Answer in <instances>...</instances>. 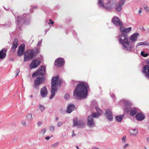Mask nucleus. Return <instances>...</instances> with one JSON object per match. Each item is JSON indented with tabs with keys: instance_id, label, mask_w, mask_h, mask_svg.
Segmentation results:
<instances>
[{
	"instance_id": "obj_1",
	"label": "nucleus",
	"mask_w": 149,
	"mask_h": 149,
	"mask_svg": "<svg viewBox=\"0 0 149 149\" xmlns=\"http://www.w3.org/2000/svg\"><path fill=\"white\" fill-rule=\"evenodd\" d=\"M89 87L88 84L84 81H81L76 86L73 92V96L77 98L84 99L87 97Z\"/></svg>"
},
{
	"instance_id": "obj_2",
	"label": "nucleus",
	"mask_w": 149,
	"mask_h": 149,
	"mask_svg": "<svg viewBox=\"0 0 149 149\" xmlns=\"http://www.w3.org/2000/svg\"><path fill=\"white\" fill-rule=\"evenodd\" d=\"M122 29V26L120 28V31L121 33L118 36L119 43L122 45L123 49L131 52L134 45L132 42L128 41L127 34Z\"/></svg>"
},
{
	"instance_id": "obj_3",
	"label": "nucleus",
	"mask_w": 149,
	"mask_h": 149,
	"mask_svg": "<svg viewBox=\"0 0 149 149\" xmlns=\"http://www.w3.org/2000/svg\"><path fill=\"white\" fill-rule=\"evenodd\" d=\"M15 17L17 24V29L21 31V26L23 24H28L30 21L31 18L30 15L29 14L24 13L22 16H16V13H13Z\"/></svg>"
},
{
	"instance_id": "obj_4",
	"label": "nucleus",
	"mask_w": 149,
	"mask_h": 149,
	"mask_svg": "<svg viewBox=\"0 0 149 149\" xmlns=\"http://www.w3.org/2000/svg\"><path fill=\"white\" fill-rule=\"evenodd\" d=\"M122 101L124 106V110L125 113H129L130 112V116H132L137 113V108L135 107L132 108V103L126 100H123Z\"/></svg>"
},
{
	"instance_id": "obj_5",
	"label": "nucleus",
	"mask_w": 149,
	"mask_h": 149,
	"mask_svg": "<svg viewBox=\"0 0 149 149\" xmlns=\"http://www.w3.org/2000/svg\"><path fill=\"white\" fill-rule=\"evenodd\" d=\"M40 52V49L37 47L33 49H28L24 53V61L26 62L31 60L36 56Z\"/></svg>"
},
{
	"instance_id": "obj_6",
	"label": "nucleus",
	"mask_w": 149,
	"mask_h": 149,
	"mask_svg": "<svg viewBox=\"0 0 149 149\" xmlns=\"http://www.w3.org/2000/svg\"><path fill=\"white\" fill-rule=\"evenodd\" d=\"M115 0H98V4L100 7L110 11L116 3Z\"/></svg>"
},
{
	"instance_id": "obj_7",
	"label": "nucleus",
	"mask_w": 149,
	"mask_h": 149,
	"mask_svg": "<svg viewBox=\"0 0 149 149\" xmlns=\"http://www.w3.org/2000/svg\"><path fill=\"white\" fill-rule=\"evenodd\" d=\"M59 76L58 74L52 78L51 80V94L49 97V99H52L55 95V92L57 91V84L58 83Z\"/></svg>"
},
{
	"instance_id": "obj_8",
	"label": "nucleus",
	"mask_w": 149,
	"mask_h": 149,
	"mask_svg": "<svg viewBox=\"0 0 149 149\" xmlns=\"http://www.w3.org/2000/svg\"><path fill=\"white\" fill-rule=\"evenodd\" d=\"M45 80V77H38L34 80V84L33 87L36 90H39V86L42 84Z\"/></svg>"
},
{
	"instance_id": "obj_9",
	"label": "nucleus",
	"mask_w": 149,
	"mask_h": 149,
	"mask_svg": "<svg viewBox=\"0 0 149 149\" xmlns=\"http://www.w3.org/2000/svg\"><path fill=\"white\" fill-rule=\"evenodd\" d=\"M45 67L42 65L39 68L38 70H36L33 73L32 77L34 78L39 75L44 76L45 74Z\"/></svg>"
},
{
	"instance_id": "obj_10",
	"label": "nucleus",
	"mask_w": 149,
	"mask_h": 149,
	"mask_svg": "<svg viewBox=\"0 0 149 149\" xmlns=\"http://www.w3.org/2000/svg\"><path fill=\"white\" fill-rule=\"evenodd\" d=\"M73 126L74 127L77 126L78 128H82L85 126V124L83 121L81 120H77V118H75L73 120Z\"/></svg>"
},
{
	"instance_id": "obj_11",
	"label": "nucleus",
	"mask_w": 149,
	"mask_h": 149,
	"mask_svg": "<svg viewBox=\"0 0 149 149\" xmlns=\"http://www.w3.org/2000/svg\"><path fill=\"white\" fill-rule=\"evenodd\" d=\"M41 62V59L38 58L36 59L33 60L30 64L29 67L31 69L36 68L39 65Z\"/></svg>"
},
{
	"instance_id": "obj_12",
	"label": "nucleus",
	"mask_w": 149,
	"mask_h": 149,
	"mask_svg": "<svg viewBox=\"0 0 149 149\" xmlns=\"http://www.w3.org/2000/svg\"><path fill=\"white\" fill-rule=\"evenodd\" d=\"M146 62L149 64V60H147ZM142 72L145 76L149 79V65H147L143 66L142 69Z\"/></svg>"
},
{
	"instance_id": "obj_13",
	"label": "nucleus",
	"mask_w": 149,
	"mask_h": 149,
	"mask_svg": "<svg viewBox=\"0 0 149 149\" xmlns=\"http://www.w3.org/2000/svg\"><path fill=\"white\" fill-rule=\"evenodd\" d=\"M112 22L116 26H123V23L120 21V19L118 17L114 16H113L111 20Z\"/></svg>"
},
{
	"instance_id": "obj_14",
	"label": "nucleus",
	"mask_w": 149,
	"mask_h": 149,
	"mask_svg": "<svg viewBox=\"0 0 149 149\" xmlns=\"http://www.w3.org/2000/svg\"><path fill=\"white\" fill-rule=\"evenodd\" d=\"M65 63V61L62 58H59L56 59L54 62V65L58 67H61Z\"/></svg>"
},
{
	"instance_id": "obj_15",
	"label": "nucleus",
	"mask_w": 149,
	"mask_h": 149,
	"mask_svg": "<svg viewBox=\"0 0 149 149\" xmlns=\"http://www.w3.org/2000/svg\"><path fill=\"white\" fill-rule=\"evenodd\" d=\"M126 0H120L118 3L115 7L116 10L118 12H120L122 10V6L124 4Z\"/></svg>"
},
{
	"instance_id": "obj_16",
	"label": "nucleus",
	"mask_w": 149,
	"mask_h": 149,
	"mask_svg": "<svg viewBox=\"0 0 149 149\" xmlns=\"http://www.w3.org/2000/svg\"><path fill=\"white\" fill-rule=\"evenodd\" d=\"M25 45L24 44H21L18 47V50L17 52L18 56L20 57L24 53Z\"/></svg>"
},
{
	"instance_id": "obj_17",
	"label": "nucleus",
	"mask_w": 149,
	"mask_h": 149,
	"mask_svg": "<svg viewBox=\"0 0 149 149\" xmlns=\"http://www.w3.org/2000/svg\"><path fill=\"white\" fill-rule=\"evenodd\" d=\"M18 46V40L17 38L14 39L10 51L11 52H13L17 48Z\"/></svg>"
},
{
	"instance_id": "obj_18",
	"label": "nucleus",
	"mask_w": 149,
	"mask_h": 149,
	"mask_svg": "<svg viewBox=\"0 0 149 149\" xmlns=\"http://www.w3.org/2000/svg\"><path fill=\"white\" fill-rule=\"evenodd\" d=\"M76 109V108L75 105L72 103L68 105L66 111L68 113H70Z\"/></svg>"
},
{
	"instance_id": "obj_19",
	"label": "nucleus",
	"mask_w": 149,
	"mask_h": 149,
	"mask_svg": "<svg viewBox=\"0 0 149 149\" xmlns=\"http://www.w3.org/2000/svg\"><path fill=\"white\" fill-rule=\"evenodd\" d=\"M105 115L109 121H111L112 120L113 115L110 110L108 109L106 110Z\"/></svg>"
},
{
	"instance_id": "obj_20",
	"label": "nucleus",
	"mask_w": 149,
	"mask_h": 149,
	"mask_svg": "<svg viewBox=\"0 0 149 149\" xmlns=\"http://www.w3.org/2000/svg\"><path fill=\"white\" fill-rule=\"evenodd\" d=\"M40 95L42 97H45L48 94V91L46 86L42 88L40 90Z\"/></svg>"
},
{
	"instance_id": "obj_21",
	"label": "nucleus",
	"mask_w": 149,
	"mask_h": 149,
	"mask_svg": "<svg viewBox=\"0 0 149 149\" xmlns=\"http://www.w3.org/2000/svg\"><path fill=\"white\" fill-rule=\"evenodd\" d=\"M135 117L138 121H141L145 118V115L143 113L140 112L137 113Z\"/></svg>"
},
{
	"instance_id": "obj_22",
	"label": "nucleus",
	"mask_w": 149,
	"mask_h": 149,
	"mask_svg": "<svg viewBox=\"0 0 149 149\" xmlns=\"http://www.w3.org/2000/svg\"><path fill=\"white\" fill-rule=\"evenodd\" d=\"M88 125L89 127H93L95 125V123L94 122L93 119L92 117L89 116L88 117Z\"/></svg>"
},
{
	"instance_id": "obj_23",
	"label": "nucleus",
	"mask_w": 149,
	"mask_h": 149,
	"mask_svg": "<svg viewBox=\"0 0 149 149\" xmlns=\"http://www.w3.org/2000/svg\"><path fill=\"white\" fill-rule=\"evenodd\" d=\"M6 52L7 51L5 48L2 49L0 51V59H3L6 57Z\"/></svg>"
},
{
	"instance_id": "obj_24",
	"label": "nucleus",
	"mask_w": 149,
	"mask_h": 149,
	"mask_svg": "<svg viewBox=\"0 0 149 149\" xmlns=\"http://www.w3.org/2000/svg\"><path fill=\"white\" fill-rule=\"evenodd\" d=\"M139 36V33L137 32L134 33L130 37V39L132 42H134L137 39V37Z\"/></svg>"
},
{
	"instance_id": "obj_25",
	"label": "nucleus",
	"mask_w": 149,
	"mask_h": 149,
	"mask_svg": "<svg viewBox=\"0 0 149 149\" xmlns=\"http://www.w3.org/2000/svg\"><path fill=\"white\" fill-rule=\"evenodd\" d=\"M125 114L122 115H118L116 116L115 117L116 121L119 122H121L123 120Z\"/></svg>"
},
{
	"instance_id": "obj_26",
	"label": "nucleus",
	"mask_w": 149,
	"mask_h": 149,
	"mask_svg": "<svg viewBox=\"0 0 149 149\" xmlns=\"http://www.w3.org/2000/svg\"><path fill=\"white\" fill-rule=\"evenodd\" d=\"M129 133L130 134L132 135H136L137 134L138 130L136 129H131L129 131Z\"/></svg>"
},
{
	"instance_id": "obj_27",
	"label": "nucleus",
	"mask_w": 149,
	"mask_h": 149,
	"mask_svg": "<svg viewBox=\"0 0 149 149\" xmlns=\"http://www.w3.org/2000/svg\"><path fill=\"white\" fill-rule=\"evenodd\" d=\"M100 115V113L97 112L96 113L93 112L91 115L90 116H89L90 117H92L93 118H95L99 116Z\"/></svg>"
},
{
	"instance_id": "obj_28",
	"label": "nucleus",
	"mask_w": 149,
	"mask_h": 149,
	"mask_svg": "<svg viewBox=\"0 0 149 149\" xmlns=\"http://www.w3.org/2000/svg\"><path fill=\"white\" fill-rule=\"evenodd\" d=\"M122 29L127 34L129 32L131 31L132 28L130 27L127 28H124L122 27Z\"/></svg>"
},
{
	"instance_id": "obj_29",
	"label": "nucleus",
	"mask_w": 149,
	"mask_h": 149,
	"mask_svg": "<svg viewBox=\"0 0 149 149\" xmlns=\"http://www.w3.org/2000/svg\"><path fill=\"white\" fill-rule=\"evenodd\" d=\"M141 55L143 57H146L149 55L148 53H145L144 51H141Z\"/></svg>"
},
{
	"instance_id": "obj_30",
	"label": "nucleus",
	"mask_w": 149,
	"mask_h": 149,
	"mask_svg": "<svg viewBox=\"0 0 149 149\" xmlns=\"http://www.w3.org/2000/svg\"><path fill=\"white\" fill-rule=\"evenodd\" d=\"M32 115L31 113L28 114L26 115V118L29 121L31 120L32 119Z\"/></svg>"
},
{
	"instance_id": "obj_31",
	"label": "nucleus",
	"mask_w": 149,
	"mask_h": 149,
	"mask_svg": "<svg viewBox=\"0 0 149 149\" xmlns=\"http://www.w3.org/2000/svg\"><path fill=\"white\" fill-rule=\"evenodd\" d=\"M143 6L146 11L147 12H148L149 11V7L147 6V4H144Z\"/></svg>"
},
{
	"instance_id": "obj_32",
	"label": "nucleus",
	"mask_w": 149,
	"mask_h": 149,
	"mask_svg": "<svg viewBox=\"0 0 149 149\" xmlns=\"http://www.w3.org/2000/svg\"><path fill=\"white\" fill-rule=\"evenodd\" d=\"M95 108L96 111L97 113H101L102 112V110L99 107L96 106Z\"/></svg>"
},
{
	"instance_id": "obj_33",
	"label": "nucleus",
	"mask_w": 149,
	"mask_h": 149,
	"mask_svg": "<svg viewBox=\"0 0 149 149\" xmlns=\"http://www.w3.org/2000/svg\"><path fill=\"white\" fill-rule=\"evenodd\" d=\"M64 97L66 100H68L70 98V96L68 94L66 93L64 96Z\"/></svg>"
},
{
	"instance_id": "obj_34",
	"label": "nucleus",
	"mask_w": 149,
	"mask_h": 149,
	"mask_svg": "<svg viewBox=\"0 0 149 149\" xmlns=\"http://www.w3.org/2000/svg\"><path fill=\"white\" fill-rule=\"evenodd\" d=\"M55 127L54 126H51L49 127V130L51 132H54V130Z\"/></svg>"
},
{
	"instance_id": "obj_35",
	"label": "nucleus",
	"mask_w": 149,
	"mask_h": 149,
	"mask_svg": "<svg viewBox=\"0 0 149 149\" xmlns=\"http://www.w3.org/2000/svg\"><path fill=\"white\" fill-rule=\"evenodd\" d=\"M40 109L41 111H43L45 109V107L42 105H39Z\"/></svg>"
},
{
	"instance_id": "obj_36",
	"label": "nucleus",
	"mask_w": 149,
	"mask_h": 149,
	"mask_svg": "<svg viewBox=\"0 0 149 149\" xmlns=\"http://www.w3.org/2000/svg\"><path fill=\"white\" fill-rule=\"evenodd\" d=\"M143 45V42H141L138 43L136 45V47L137 48L139 46Z\"/></svg>"
},
{
	"instance_id": "obj_37",
	"label": "nucleus",
	"mask_w": 149,
	"mask_h": 149,
	"mask_svg": "<svg viewBox=\"0 0 149 149\" xmlns=\"http://www.w3.org/2000/svg\"><path fill=\"white\" fill-rule=\"evenodd\" d=\"M46 129H42L40 132V133H42L43 134H44L45 133V132H46Z\"/></svg>"
},
{
	"instance_id": "obj_38",
	"label": "nucleus",
	"mask_w": 149,
	"mask_h": 149,
	"mask_svg": "<svg viewBox=\"0 0 149 149\" xmlns=\"http://www.w3.org/2000/svg\"><path fill=\"white\" fill-rule=\"evenodd\" d=\"M42 42V40L38 41V45H37V47H40L41 45Z\"/></svg>"
},
{
	"instance_id": "obj_39",
	"label": "nucleus",
	"mask_w": 149,
	"mask_h": 149,
	"mask_svg": "<svg viewBox=\"0 0 149 149\" xmlns=\"http://www.w3.org/2000/svg\"><path fill=\"white\" fill-rule=\"evenodd\" d=\"M143 45L149 46V42L148 41H144L143 42Z\"/></svg>"
},
{
	"instance_id": "obj_40",
	"label": "nucleus",
	"mask_w": 149,
	"mask_h": 149,
	"mask_svg": "<svg viewBox=\"0 0 149 149\" xmlns=\"http://www.w3.org/2000/svg\"><path fill=\"white\" fill-rule=\"evenodd\" d=\"M49 21L50 23H49V24H51L52 25L54 24V22L52 21L51 19H49Z\"/></svg>"
},
{
	"instance_id": "obj_41",
	"label": "nucleus",
	"mask_w": 149,
	"mask_h": 149,
	"mask_svg": "<svg viewBox=\"0 0 149 149\" xmlns=\"http://www.w3.org/2000/svg\"><path fill=\"white\" fill-rule=\"evenodd\" d=\"M62 124V123L61 122H58L57 124V126L58 127L61 126Z\"/></svg>"
},
{
	"instance_id": "obj_42",
	"label": "nucleus",
	"mask_w": 149,
	"mask_h": 149,
	"mask_svg": "<svg viewBox=\"0 0 149 149\" xmlns=\"http://www.w3.org/2000/svg\"><path fill=\"white\" fill-rule=\"evenodd\" d=\"M58 144V142H57L56 143H55L52 144V146L55 147H56V146Z\"/></svg>"
},
{
	"instance_id": "obj_43",
	"label": "nucleus",
	"mask_w": 149,
	"mask_h": 149,
	"mask_svg": "<svg viewBox=\"0 0 149 149\" xmlns=\"http://www.w3.org/2000/svg\"><path fill=\"white\" fill-rule=\"evenodd\" d=\"M22 123L23 125H25L26 124V122L25 120L22 121Z\"/></svg>"
},
{
	"instance_id": "obj_44",
	"label": "nucleus",
	"mask_w": 149,
	"mask_h": 149,
	"mask_svg": "<svg viewBox=\"0 0 149 149\" xmlns=\"http://www.w3.org/2000/svg\"><path fill=\"white\" fill-rule=\"evenodd\" d=\"M42 122L41 121H39L37 123V125L38 126H39L40 125H41L42 124Z\"/></svg>"
},
{
	"instance_id": "obj_45",
	"label": "nucleus",
	"mask_w": 149,
	"mask_h": 149,
	"mask_svg": "<svg viewBox=\"0 0 149 149\" xmlns=\"http://www.w3.org/2000/svg\"><path fill=\"white\" fill-rule=\"evenodd\" d=\"M72 133L73 134L72 135V137H74V136H76V134L74 133V130H72Z\"/></svg>"
},
{
	"instance_id": "obj_46",
	"label": "nucleus",
	"mask_w": 149,
	"mask_h": 149,
	"mask_svg": "<svg viewBox=\"0 0 149 149\" xmlns=\"http://www.w3.org/2000/svg\"><path fill=\"white\" fill-rule=\"evenodd\" d=\"M51 138V137H49V136H46L45 137V139L47 140H48L49 139Z\"/></svg>"
},
{
	"instance_id": "obj_47",
	"label": "nucleus",
	"mask_w": 149,
	"mask_h": 149,
	"mask_svg": "<svg viewBox=\"0 0 149 149\" xmlns=\"http://www.w3.org/2000/svg\"><path fill=\"white\" fill-rule=\"evenodd\" d=\"M129 146V144L128 143L125 144L124 146V148H125L126 147H128Z\"/></svg>"
},
{
	"instance_id": "obj_48",
	"label": "nucleus",
	"mask_w": 149,
	"mask_h": 149,
	"mask_svg": "<svg viewBox=\"0 0 149 149\" xmlns=\"http://www.w3.org/2000/svg\"><path fill=\"white\" fill-rule=\"evenodd\" d=\"M126 138V136H123L122 138V140L123 141H124L125 140V139Z\"/></svg>"
},
{
	"instance_id": "obj_49",
	"label": "nucleus",
	"mask_w": 149,
	"mask_h": 149,
	"mask_svg": "<svg viewBox=\"0 0 149 149\" xmlns=\"http://www.w3.org/2000/svg\"><path fill=\"white\" fill-rule=\"evenodd\" d=\"M111 97L112 98H115V95H114V94H113V93H112V94H111Z\"/></svg>"
},
{
	"instance_id": "obj_50",
	"label": "nucleus",
	"mask_w": 149,
	"mask_h": 149,
	"mask_svg": "<svg viewBox=\"0 0 149 149\" xmlns=\"http://www.w3.org/2000/svg\"><path fill=\"white\" fill-rule=\"evenodd\" d=\"M142 10V9L141 8H140V10L139 11V14L141 13Z\"/></svg>"
},
{
	"instance_id": "obj_51",
	"label": "nucleus",
	"mask_w": 149,
	"mask_h": 149,
	"mask_svg": "<svg viewBox=\"0 0 149 149\" xmlns=\"http://www.w3.org/2000/svg\"><path fill=\"white\" fill-rule=\"evenodd\" d=\"M73 34L74 36H76L77 35V33L75 31H73L72 33Z\"/></svg>"
},
{
	"instance_id": "obj_52",
	"label": "nucleus",
	"mask_w": 149,
	"mask_h": 149,
	"mask_svg": "<svg viewBox=\"0 0 149 149\" xmlns=\"http://www.w3.org/2000/svg\"><path fill=\"white\" fill-rule=\"evenodd\" d=\"M76 81H74L73 80H72V83L73 84H75L76 83Z\"/></svg>"
},
{
	"instance_id": "obj_53",
	"label": "nucleus",
	"mask_w": 149,
	"mask_h": 149,
	"mask_svg": "<svg viewBox=\"0 0 149 149\" xmlns=\"http://www.w3.org/2000/svg\"><path fill=\"white\" fill-rule=\"evenodd\" d=\"M20 70L19 69H17L16 70V73H19Z\"/></svg>"
},
{
	"instance_id": "obj_54",
	"label": "nucleus",
	"mask_w": 149,
	"mask_h": 149,
	"mask_svg": "<svg viewBox=\"0 0 149 149\" xmlns=\"http://www.w3.org/2000/svg\"><path fill=\"white\" fill-rule=\"evenodd\" d=\"M92 149H99V148L96 147H94L92 148Z\"/></svg>"
},
{
	"instance_id": "obj_55",
	"label": "nucleus",
	"mask_w": 149,
	"mask_h": 149,
	"mask_svg": "<svg viewBox=\"0 0 149 149\" xmlns=\"http://www.w3.org/2000/svg\"><path fill=\"white\" fill-rule=\"evenodd\" d=\"M146 139L147 142H149V137H147L146 138Z\"/></svg>"
},
{
	"instance_id": "obj_56",
	"label": "nucleus",
	"mask_w": 149,
	"mask_h": 149,
	"mask_svg": "<svg viewBox=\"0 0 149 149\" xmlns=\"http://www.w3.org/2000/svg\"><path fill=\"white\" fill-rule=\"evenodd\" d=\"M58 119V118L57 117H56L55 120V121H57Z\"/></svg>"
},
{
	"instance_id": "obj_57",
	"label": "nucleus",
	"mask_w": 149,
	"mask_h": 149,
	"mask_svg": "<svg viewBox=\"0 0 149 149\" xmlns=\"http://www.w3.org/2000/svg\"><path fill=\"white\" fill-rule=\"evenodd\" d=\"M32 7H33V9L36 8L37 7L36 6H33Z\"/></svg>"
},
{
	"instance_id": "obj_58",
	"label": "nucleus",
	"mask_w": 149,
	"mask_h": 149,
	"mask_svg": "<svg viewBox=\"0 0 149 149\" xmlns=\"http://www.w3.org/2000/svg\"><path fill=\"white\" fill-rule=\"evenodd\" d=\"M48 31H49V29H45V33H46V32H47Z\"/></svg>"
},
{
	"instance_id": "obj_59",
	"label": "nucleus",
	"mask_w": 149,
	"mask_h": 149,
	"mask_svg": "<svg viewBox=\"0 0 149 149\" xmlns=\"http://www.w3.org/2000/svg\"><path fill=\"white\" fill-rule=\"evenodd\" d=\"M68 31L69 30H67V31H66V32L65 33H66V34H68Z\"/></svg>"
},
{
	"instance_id": "obj_60",
	"label": "nucleus",
	"mask_w": 149,
	"mask_h": 149,
	"mask_svg": "<svg viewBox=\"0 0 149 149\" xmlns=\"http://www.w3.org/2000/svg\"><path fill=\"white\" fill-rule=\"evenodd\" d=\"M30 97L31 98H32L33 97V95H30Z\"/></svg>"
},
{
	"instance_id": "obj_61",
	"label": "nucleus",
	"mask_w": 149,
	"mask_h": 149,
	"mask_svg": "<svg viewBox=\"0 0 149 149\" xmlns=\"http://www.w3.org/2000/svg\"><path fill=\"white\" fill-rule=\"evenodd\" d=\"M76 147L77 149H79V147L78 146H76Z\"/></svg>"
},
{
	"instance_id": "obj_62",
	"label": "nucleus",
	"mask_w": 149,
	"mask_h": 149,
	"mask_svg": "<svg viewBox=\"0 0 149 149\" xmlns=\"http://www.w3.org/2000/svg\"><path fill=\"white\" fill-rule=\"evenodd\" d=\"M19 73H16V77L18 75Z\"/></svg>"
},
{
	"instance_id": "obj_63",
	"label": "nucleus",
	"mask_w": 149,
	"mask_h": 149,
	"mask_svg": "<svg viewBox=\"0 0 149 149\" xmlns=\"http://www.w3.org/2000/svg\"><path fill=\"white\" fill-rule=\"evenodd\" d=\"M141 29L143 30H145V29L143 27H142V28H141Z\"/></svg>"
},
{
	"instance_id": "obj_64",
	"label": "nucleus",
	"mask_w": 149,
	"mask_h": 149,
	"mask_svg": "<svg viewBox=\"0 0 149 149\" xmlns=\"http://www.w3.org/2000/svg\"><path fill=\"white\" fill-rule=\"evenodd\" d=\"M31 10H32V9H30V10L31 11V13H33V11H31Z\"/></svg>"
}]
</instances>
